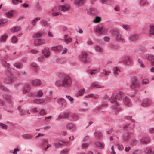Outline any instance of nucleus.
I'll use <instances>...</instances> for the list:
<instances>
[{"label": "nucleus", "mask_w": 154, "mask_h": 154, "mask_svg": "<svg viewBox=\"0 0 154 154\" xmlns=\"http://www.w3.org/2000/svg\"><path fill=\"white\" fill-rule=\"evenodd\" d=\"M124 93L122 91L118 93L117 94H113L110 99V102L112 103L111 108L113 110L116 111H119L120 108L117 101L124 96Z\"/></svg>", "instance_id": "nucleus-1"}, {"label": "nucleus", "mask_w": 154, "mask_h": 154, "mask_svg": "<svg viewBox=\"0 0 154 154\" xmlns=\"http://www.w3.org/2000/svg\"><path fill=\"white\" fill-rule=\"evenodd\" d=\"M72 84V81L70 78L69 76H66L63 80V86L64 87H69Z\"/></svg>", "instance_id": "nucleus-2"}, {"label": "nucleus", "mask_w": 154, "mask_h": 154, "mask_svg": "<svg viewBox=\"0 0 154 154\" xmlns=\"http://www.w3.org/2000/svg\"><path fill=\"white\" fill-rule=\"evenodd\" d=\"M140 84L137 79L136 77H134L132 79L131 84L130 87L131 89L137 88L140 87Z\"/></svg>", "instance_id": "nucleus-3"}, {"label": "nucleus", "mask_w": 154, "mask_h": 154, "mask_svg": "<svg viewBox=\"0 0 154 154\" xmlns=\"http://www.w3.org/2000/svg\"><path fill=\"white\" fill-rule=\"evenodd\" d=\"M124 64L126 65H129L132 63V58L129 56H126L124 57V60L122 61Z\"/></svg>", "instance_id": "nucleus-4"}, {"label": "nucleus", "mask_w": 154, "mask_h": 154, "mask_svg": "<svg viewBox=\"0 0 154 154\" xmlns=\"http://www.w3.org/2000/svg\"><path fill=\"white\" fill-rule=\"evenodd\" d=\"M79 58L84 63L88 62V58L87 57V53L85 52H82L79 55Z\"/></svg>", "instance_id": "nucleus-5"}, {"label": "nucleus", "mask_w": 154, "mask_h": 154, "mask_svg": "<svg viewBox=\"0 0 154 154\" xmlns=\"http://www.w3.org/2000/svg\"><path fill=\"white\" fill-rule=\"evenodd\" d=\"M152 103V101L149 99H145L142 102L141 106L143 107H148L151 106Z\"/></svg>", "instance_id": "nucleus-6"}, {"label": "nucleus", "mask_w": 154, "mask_h": 154, "mask_svg": "<svg viewBox=\"0 0 154 154\" xmlns=\"http://www.w3.org/2000/svg\"><path fill=\"white\" fill-rule=\"evenodd\" d=\"M14 78L11 73H8V77L5 80V82L7 84H10L12 82Z\"/></svg>", "instance_id": "nucleus-7"}, {"label": "nucleus", "mask_w": 154, "mask_h": 154, "mask_svg": "<svg viewBox=\"0 0 154 154\" xmlns=\"http://www.w3.org/2000/svg\"><path fill=\"white\" fill-rule=\"evenodd\" d=\"M42 53L46 58L48 57L50 55V52L48 48H45L42 51Z\"/></svg>", "instance_id": "nucleus-8"}, {"label": "nucleus", "mask_w": 154, "mask_h": 154, "mask_svg": "<svg viewBox=\"0 0 154 154\" xmlns=\"http://www.w3.org/2000/svg\"><path fill=\"white\" fill-rule=\"evenodd\" d=\"M59 10L65 12L70 9V7L69 5L66 4L63 5H60L58 6Z\"/></svg>", "instance_id": "nucleus-9"}, {"label": "nucleus", "mask_w": 154, "mask_h": 154, "mask_svg": "<svg viewBox=\"0 0 154 154\" xmlns=\"http://www.w3.org/2000/svg\"><path fill=\"white\" fill-rule=\"evenodd\" d=\"M57 102L58 104H61L63 107H66L67 103L65 99L62 98H58L57 100Z\"/></svg>", "instance_id": "nucleus-10"}, {"label": "nucleus", "mask_w": 154, "mask_h": 154, "mask_svg": "<svg viewBox=\"0 0 154 154\" xmlns=\"http://www.w3.org/2000/svg\"><path fill=\"white\" fill-rule=\"evenodd\" d=\"M45 40L43 39H36L35 40L34 44L36 46H38L45 44Z\"/></svg>", "instance_id": "nucleus-11"}, {"label": "nucleus", "mask_w": 154, "mask_h": 154, "mask_svg": "<svg viewBox=\"0 0 154 154\" xmlns=\"http://www.w3.org/2000/svg\"><path fill=\"white\" fill-rule=\"evenodd\" d=\"M31 85L34 86H38L40 85L42 83L41 80L39 79L32 80L30 82Z\"/></svg>", "instance_id": "nucleus-12"}, {"label": "nucleus", "mask_w": 154, "mask_h": 154, "mask_svg": "<svg viewBox=\"0 0 154 154\" xmlns=\"http://www.w3.org/2000/svg\"><path fill=\"white\" fill-rule=\"evenodd\" d=\"M150 140V139L149 137H144L140 139V142L143 144H146L149 143Z\"/></svg>", "instance_id": "nucleus-13"}, {"label": "nucleus", "mask_w": 154, "mask_h": 154, "mask_svg": "<svg viewBox=\"0 0 154 154\" xmlns=\"http://www.w3.org/2000/svg\"><path fill=\"white\" fill-rule=\"evenodd\" d=\"M146 59L151 61V64L154 66V55L152 54H148L146 55Z\"/></svg>", "instance_id": "nucleus-14"}, {"label": "nucleus", "mask_w": 154, "mask_h": 154, "mask_svg": "<svg viewBox=\"0 0 154 154\" xmlns=\"http://www.w3.org/2000/svg\"><path fill=\"white\" fill-rule=\"evenodd\" d=\"M86 1V0H76L74 2V3L79 7L81 6L84 5Z\"/></svg>", "instance_id": "nucleus-15"}, {"label": "nucleus", "mask_w": 154, "mask_h": 154, "mask_svg": "<svg viewBox=\"0 0 154 154\" xmlns=\"http://www.w3.org/2000/svg\"><path fill=\"white\" fill-rule=\"evenodd\" d=\"M116 39L118 41L122 43H124L125 42V40L122 38V35L120 33H118L116 37Z\"/></svg>", "instance_id": "nucleus-16"}, {"label": "nucleus", "mask_w": 154, "mask_h": 154, "mask_svg": "<svg viewBox=\"0 0 154 154\" xmlns=\"http://www.w3.org/2000/svg\"><path fill=\"white\" fill-rule=\"evenodd\" d=\"M69 113L64 112L60 114L58 116V118L57 120H58L60 119L68 118L69 117Z\"/></svg>", "instance_id": "nucleus-17"}, {"label": "nucleus", "mask_w": 154, "mask_h": 154, "mask_svg": "<svg viewBox=\"0 0 154 154\" xmlns=\"http://www.w3.org/2000/svg\"><path fill=\"white\" fill-rule=\"evenodd\" d=\"M138 38V36L137 35L133 34L129 37L128 39L130 41L135 42L137 40Z\"/></svg>", "instance_id": "nucleus-18"}, {"label": "nucleus", "mask_w": 154, "mask_h": 154, "mask_svg": "<svg viewBox=\"0 0 154 154\" xmlns=\"http://www.w3.org/2000/svg\"><path fill=\"white\" fill-rule=\"evenodd\" d=\"M121 72V70L118 67H114L113 69V73L115 76L117 77Z\"/></svg>", "instance_id": "nucleus-19"}, {"label": "nucleus", "mask_w": 154, "mask_h": 154, "mask_svg": "<svg viewBox=\"0 0 154 154\" xmlns=\"http://www.w3.org/2000/svg\"><path fill=\"white\" fill-rule=\"evenodd\" d=\"M104 88V86L100 85L96 82H94L91 85L90 87V89H92L95 88Z\"/></svg>", "instance_id": "nucleus-20"}, {"label": "nucleus", "mask_w": 154, "mask_h": 154, "mask_svg": "<svg viewBox=\"0 0 154 154\" xmlns=\"http://www.w3.org/2000/svg\"><path fill=\"white\" fill-rule=\"evenodd\" d=\"M31 89L30 85L29 84H26L24 86L23 92L25 94L29 92Z\"/></svg>", "instance_id": "nucleus-21"}, {"label": "nucleus", "mask_w": 154, "mask_h": 154, "mask_svg": "<svg viewBox=\"0 0 154 154\" xmlns=\"http://www.w3.org/2000/svg\"><path fill=\"white\" fill-rule=\"evenodd\" d=\"M67 128L68 129L71 130L72 131H74L76 129L75 126L73 124L69 123L67 124L66 125Z\"/></svg>", "instance_id": "nucleus-22"}, {"label": "nucleus", "mask_w": 154, "mask_h": 154, "mask_svg": "<svg viewBox=\"0 0 154 154\" xmlns=\"http://www.w3.org/2000/svg\"><path fill=\"white\" fill-rule=\"evenodd\" d=\"M124 102L125 105L127 106H129L131 105V100L127 97H125Z\"/></svg>", "instance_id": "nucleus-23"}, {"label": "nucleus", "mask_w": 154, "mask_h": 154, "mask_svg": "<svg viewBox=\"0 0 154 154\" xmlns=\"http://www.w3.org/2000/svg\"><path fill=\"white\" fill-rule=\"evenodd\" d=\"M45 100L44 99H35L33 100L34 103L36 104H40L43 103L45 102Z\"/></svg>", "instance_id": "nucleus-24"}, {"label": "nucleus", "mask_w": 154, "mask_h": 154, "mask_svg": "<svg viewBox=\"0 0 154 154\" xmlns=\"http://www.w3.org/2000/svg\"><path fill=\"white\" fill-rule=\"evenodd\" d=\"M95 146L100 149H102L104 147V144L99 142H96L94 143Z\"/></svg>", "instance_id": "nucleus-25"}, {"label": "nucleus", "mask_w": 154, "mask_h": 154, "mask_svg": "<svg viewBox=\"0 0 154 154\" xmlns=\"http://www.w3.org/2000/svg\"><path fill=\"white\" fill-rule=\"evenodd\" d=\"M149 35L150 36L154 35V25L151 24L149 26Z\"/></svg>", "instance_id": "nucleus-26"}, {"label": "nucleus", "mask_w": 154, "mask_h": 154, "mask_svg": "<svg viewBox=\"0 0 154 154\" xmlns=\"http://www.w3.org/2000/svg\"><path fill=\"white\" fill-rule=\"evenodd\" d=\"M21 29V28L20 26H14L11 28L10 29L12 32H17Z\"/></svg>", "instance_id": "nucleus-27"}, {"label": "nucleus", "mask_w": 154, "mask_h": 154, "mask_svg": "<svg viewBox=\"0 0 154 154\" xmlns=\"http://www.w3.org/2000/svg\"><path fill=\"white\" fill-rule=\"evenodd\" d=\"M111 73L110 71L107 70L106 69H103L101 72V74L104 76H108Z\"/></svg>", "instance_id": "nucleus-28"}, {"label": "nucleus", "mask_w": 154, "mask_h": 154, "mask_svg": "<svg viewBox=\"0 0 154 154\" xmlns=\"http://www.w3.org/2000/svg\"><path fill=\"white\" fill-rule=\"evenodd\" d=\"M145 153L146 154H154V153L152 149L149 147H147L144 150Z\"/></svg>", "instance_id": "nucleus-29"}, {"label": "nucleus", "mask_w": 154, "mask_h": 154, "mask_svg": "<svg viewBox=\"0 0 154 154\" xmlns=\"http://www.w3.org/2000/svg\"><path fill=\"white\" fill-rule=\"evenodd\" d=\"M22 137L25 139H30L32 138V136L29 134H23L22 135Z\"/></svg>", "instance_id": "nucleus-30"}, {"label": "nucleus", "mask_w": 154, "mask_h": 154, "mask_svg": "<svg viewBox=\"0 0 154 154\" xmlns=\"http://www.w3.org/2000/svg\"><path fill=\"white\" fill-rule=\"evenodd\" d=\"M85 98L93 97L94 99H97L99 97L98 95L96 94H91L85 97Z\"/></svg>", "instance_id": "nucleus-31"}, {"label": "nucleus", "mask_w": 154, "mask_h": 154, "mask_svg": "<svg viewBox=\"0 0 154 154\" xmlns=\"http://www.w3.org/2000/svg\"><path fill=\"white\" fill-rule=\"evenodd\" d=\"M32 68L36 72L38 71V68L37 64L35 63H32L31 64Z\"/></svg>", "instance_id": "nucleus-32"}, {"label": "nucleus", "mask_w": 154, "mask_h": 154, "mask_svg": "<svg viewBox=\"0 0 154 154\" xmlns=\"http://www.w3.org/2000/svg\"><path fill=\"white\" fill-rule=\"evenodd\" d=\"M2 97L4 99L6 100L9 103L11 102L12 98L11 96L6 95H3Z\"/></svg>", "instance_id": "nucleus-33"}, {"label": "nucleus", "mask_w": 154, "mask_h": 154, "mask_svg": "<svg viewBox=\"0 0 154 154\" xmlns=\"http://www.w3.org/2000/svg\"><path fill=\"white\" fill-rule=\"evenodd\" d=\"M43 94L42 91L41 90H39L36 93L35 96L37 97L40 98L42 97Z\"/></svg>", "instance_id": "nucleus-34"}, {"label": "nucleus", "mask_w": 154, "mask_h": 154, "mask_svg": "<svg viewBox=\"0 0 154 154\" xmlns=\"http://www.w3.org/2000/svg\"><path fill=\"white\" fill-rule=\"evenodd\" d=\"M14 66L18 69H21L23 67V64L22 63L17 62L14 64Z\"/></svg>", "instance_id": "nucleus-35"}, {"label": "nucleus", "mask_w": 154, "mask_h": 154, "mask_svg": "<svg viewBox=\"0 0 154 154\" xmlns=\"http://www.w3.org/2000/svg\"><path fill=\"white\" fill-rule=\"evenodd\" d=\"M101 21V18L99 16H96L93 20V22L94 23H100Z\"/></svg>", "instance_id": "nucleus-36"}, {"label": "nucleus", "mask_w": 154, "mask_h": 154, "mask_svg": "<svg viewBox=\"0 0 154 154\" xmlns=\"http://www.w3.org/2000/svg\"><path fill=\"white\" fill-rule=\"evenodd\" d=\"M40 18L39 17H37L36 18H35L33 20H31V24L33 25V26H35V24H36V22L37 21L40 20Z\"/></svg>", "instance_id": "nucleus-37"}, {"label": "nucleus", "mask_w": 154, "mask_h": 154, "mask_svg": "<svg viewBox=\"0 0 154 154\" xmlns=\"http://www.w3.org/2000/svg\"><path fill=\"white\" fill-rule=\"evenodd\" d=\"M130 138V134H125L123 137V139L125 141H127Z\"/></svg>", "instance_id": "nucleus-38"}, {"label": "nucleus", "mask_w": 154, "mask_h": 154, "mask_svg": "<svg viewBox=\"0 0 154 154\" xmlns=\"http://www.w3.org/2000/svg\"><path fill=\"white\" fill-rule=\"evenodd\" d=\"M64 40L65 42L68 43L71 41L72 39L70 37H68V35H66L64 36Z\"/></svg>", "instance_id": "nucleus-39"}, {"label": "nucleus", "mask_w": 154, "mask_h": 154, "mask_svg": "<svg viewBox=\"0 0 154 154\" xmlns=\"http://www.w3.org/2000/svg\"><path fill=\"white\" fill-rule=\"evenodd\" d=\"M2 65L5 67L9 68L10 65L9 63H7L5 60H2Z\"/></svg>", "instance_id": "nucleus-40"}, {"label": "nucleus", "mask_w": 154, "mask_h": 154, "mask_svg": "<svg viewBox=\"0 0 154 154\" xmlns=\"http://www.w3.org/2000/svg\"><path fill=\"white\" fill-rule=\"evenodd\" d=\"M7 37L8 35L6 34H4L3 35H2L0 38V42H5Z\"/></svg>", "instance_id": "nucleus-41"}, {"label": "nucleus", "mask_w": 154, "mask_h": 154, "mask_svg": "<svg viewBox=\"0 0 154 154\" xmlns=\"http://www.w3.org/2000/svg\"><path fill=\"white\" fill-rule=\"evenodd\" d=\"M122 26L126 30L128 31L130 30V26L128 25L123 24L122 25Z\"/></svg>", "instance_id": "nucleus-42"}, {"label": "nucleus", "mask_w": 154, "mask_h": 154, "mask_svg": "<svg viewBox=\"0 0 154 154\" xmlns=\"http://www.w3.org/2000/svg\"><path fill=\"white\" fill-rule=\"evenodd\" d=\"M55 85L57 86H63V80H58L56 81L55 83Z\"/></svg>", "instance_id": "nucleus-43"}, {"label": "nucleus", "mask_w": 154, "mask_h": 154, "mask_svg": "<svg viewBox=\"0 0 154 154\" xmlns=\"http://www.w3.org/2000/svg\"><path fill=\"white\" fill-rule=\"evenodd\" d=\"M13 10L9 11L6 13V15L7 17L9 18L11 17L13 15Z\"/></svg>", "instance_id": "nucleus-44"}, {"label": "nucleus", "mask_w": 154, "mask_h": 154, "mask_svg": "<svg viewBox=\"0 0 154 154\" xmlns=\"http://www.w3.org/2000/svg\"><path fill=\"white\" fill-rule=\"evenodd\" d=\"M41 24L43 26L46 27L48 26V24L47 21L43 20L40 22Z\"/></svg>", "instance_id": "nucleus-45"}, {"label": "nucleus", "mask_w": 154, "mask_h": 154, "mask_svg": "<svg viewBox=\"0 0 154 154\" xmlns=\"http://www.w3.org/2000/svg\"><path fill=\"white\" fill-rule=\"evenodd\" d=\"M43 34V33L42 32H38L36 34H35L33 35V37L35 38H38L41 37L42 35Z\"/></svg>", "instance_id": "nucleus-46"}, {"label": "nucleus", "mask_w": 154, "mask_h": 154, "mask_svg": "<svg viewBox=\"0 0 154 154\" xmlns=\"http://www.w3.org/2000/svg\"><path fill=\"white\" fill-rule=\"evenodd\" d=\"M94 31L97 33L100 34H102L101 28L100 27H98L94 29Z\"/></svg>", "instance_id": "nucleus-47"}, {"label": "nucleus", "mask_w": 154, "mask_h": 154, "mask_svg": "<svg viewBox=\"0 0 154 154\" xmlns=\"http://www.w3.org/2000/svg\"><path fill=\"white\" fill-rule=\"evenodd\" d=\"M95 49L96 51L99 52H102L103 51V48H100V47L98 46L95 47Z\"/></svg>", "instance_id": "nucleus-48"}, {"label": "nucleus", "mask_w": 154, "mask_h": 154, "mask_svg": "<svg viewBox=\"0 0 154 154\" xmlns=\"http://www.w3.org/2000/svg\"><path fill=\"white\" fill-rule=\"evenodd\" d=\"M18 41V39L17 37L15 36H14L11 38L12 43L15 44Z\"/></svg>", "instance_id": "nucleus-49"}, {"label": "nucleus", "mask_w": 154, "mask_h": 154, "mask_svg": "<svg viewBox=\"0 0 154 154\" xmlns=\"http://www.w3.org/2000/svg\"><path fill=\"white\" fill-rule=\"evenodd\" d=\"M12 3L15 5L18 4V3H21L22 2V0H12Z\"/></svg>", "instance_id": "nucleus-50"}, {"label": "nucleus", "mask_w": 154, "mask_h": 154, "mask_svg": "<svg viewBox=\"0 0 154 154\" xmlns=\"http://www.w3.org/2000/svg\"><path fill=\"white\" fill-rule=\"evenodd\" d=\"M147 3V2L146 0H141L140 1V5L142 6L146 5Z\"/></svg>", "instance_id": "nucleus-51"}, {"label": "nucleus", "mask_w": 154, "mask_h": 154, "mask_svg": "<svg viewBox=\"0 0 154 154\" xmlns=\"http://www.w3.org/2000/svg\"><path fill=\"white\" fill-rule=\"evenodd\" d=\"M85 92V89H82V90H80L78 93L77 94L76 96H81Z\"/></svg>", "instance_id": "nucleus-52"}, {"label": "nucleus", "mask_w": 154, "mask_h": 154, "mask_svg": "<svg viewBox=\"0 0 154 154\" xmlns=\"http://www.w3.org/2000/svg\"><path fill=\"white\" fill-rule=\"evenodd\" d=\"M102 34H104L107 32V29L103 27H101Z\"/></svg>", "instance_id": "nucleus-53"}, {"label": "nucleus", "mask_w": 154, "mask_h": 154, "mask_svg": "<svg viewBox=\"0 0 154 154\" xmlns=\"http://www.w3.org/2000/svg\"><path fill=\"white\" fill-rule=\"evenodd\" d=\"M63 144V142L62 141H60L59 142L54 143L55 146L57 147H59L60 146Z\"/></svg>", "instance_id": "nucleus-54"}, {"label": "nucleus", "mask_w": 154, "mask_h": 154, "mask_svg": "<svg viewBox=\"0 0 154 154\" xmlns=\"http://www.w3.org/2000/svg\"><path fill=\"white\" fill-rule=\"evenodd\" d=\"M99 69H96L90 71V74L91 75H94L97 74L98 72Z\"/></svg>", "instance_id": "nucleus-55"}, {"label": "nucleus", "mask_w": 154, "mask_h": 154, "mask_svg": "<svg viewBox=\"0 0 154 154\" xmlns=\"http://www.w3.org/2000/svg\"><path fill=\"white\" fill-rule=\"evenodd\" d=\"M69 149H65L61 151L60 154H66L69 151Z\"/></svg>", "instance_id": "nucleus-56"}, {"label": "nucleus", "mask_w": 154, "mask_h": 154, "mask_svg": "<svg viewBox=\"0 0 154 154\" xmlns=\"http://www.w3.org/2000/svg\"><path fill=\"white\" fill-rule=\"evenodd\" d=\"M7 21V19H2L0 20V27L2 26L3 24L5 23Z\"/></svg>", "instance_id": "nucleus-57"}, {"label": "nucleus", "mask_w": 154, "mask_h": 154, "mask_svg": "<svg viewBox=\"0 0 154 154\" xmlns=\"http://www.w3.org/2000/svg\"><path fill=\"white\" fill-rule=\"evenodd\" d=\"M46 112L44 109H42L39 112V114L41 116H44L46 114Z\"/></svg>", "instance_id": "nucleus-58"}, {"label": "nucleus", "mask_w": 154, "mask_h": 154, "mask_svg": "<svg viewBox=\"0 0 154 154\" xmlns=\"http://www.w3.org/2000/svg\"><path fill=\"white\" fill-rule=\"evenodd\" d=\"M137 61L139 63H140V67H143V68H144L145 67V66L143 64V61L141 59H138L137 60Z\"/></svg>", "instance_id": "nucleus-59"}, {"label": "nucleus", "mask_w": 154, "mask_h": 154, "mask_svg": "<svg viewBox=\"0 0 154 154\" xmlns=\"http://www.w3.org/2000/svg\"><path fill=\"white\" fill-rule=\"evenodd\" d=\"M61 13L59 12H53L52 13V15L54 16H57L61 15Z\"/></svg>", "instance_id": "nucleus-60"}, {"label": "nucleus", "mask_w": 154, "mask_h": 154, "mask_svg": "<svg viewBox=\"0 0 154 154\" xmlns=\"http://www.w3.org/2000/svg\"><path fill=\"white\" fill-rule=\"evenodd\" d=\"M73 117V120H76L79 119V117L77 115L75 114H73L72 115Z\"/></svg>", "instance_id": "nucleus-61"}, {"label": "nucleus", "mask_w": 154, "mask_h": 154, "mask_svg": "<svg viewBox=\"0 0 154 154\" xmlns=\"http://www.w3.org/2000/svg\"><path fill=\"white\" fill-rule=\"evenodd\" d=\"M0 126L1 127L4 129H6L8 128V127L5 124L3 123L0 124Z\"/></svg>", "instance_id": "nucleus-62"}, {"label": "nucleus", "mask_w": 154, "mask_h": 154, "mask_svg": "<svg viewBox=\"0 0 154 154\" xmlns=\"http://www.w3.org/2000/svg\"><path fill=\"white\" fill-rule=\"evenodd\" d=\"M116 146L118 147V149L119 150H122L124 149V147L122 145H119V144H117L116 145Z\"/></svg>", "instance_id": "nucleus-63"}, {"label": "nucleus", "mask_w": 154, "mask_h": 154, "mask_svg": "<svg viewBox=\"0 0 154 154\" xmlns=\"http://www.w3.org/2000/svg\"><path fill=\"white\" fill-rule=\"evenodd\" d=\"M95 135L96 137L98 138H100L102 136V134L99 132L97 131L96 132Z\"/></svg>", "instance_id": "nucleus-64"}]
</instances>
